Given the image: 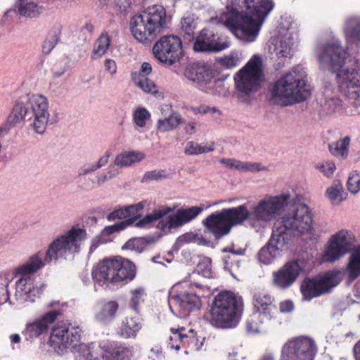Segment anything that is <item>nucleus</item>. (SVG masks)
<instances>
[{
    "mask_svg": "<svg viewBox=\"0 0 360 360\" xmlns=\"http://www.w3.org/2000/svg\"><path fill=\"white\" fill-rule=\"evenodd\" d=\"M303 268L302 262L295 260L286 263L273 273V283L280 289L290 288L297 280Z\"/></svg>",
    "mask_w": 360,
    "mask_h": 360,
    "instance_id": "17",
    "label": "nucleus"
},
{
    "mask_svg": "<svg viewBox=\"0 0 360 360\" xmlns=\"http://www.w3.org/2000/svg\"><path fill=\"white\" fill-rule=\"evenodd\" d=\"M253 304L255 310L247 321V330L249 333H257L261 331V324L271 320L276 308L271 297L263 292L255 294Z\"/></svg>",
    "mask_w": 360,
    "mask_h": 360,
    "instance_id": "13",
    "label": "nucleus"
},
{
    "mask_svg": "<svg viewBox=\"0 0 360 360\" xmlns=\"http://www.w3.org/2000/svg\"><path fill=\"white\" fill-rule=\"evenodd\" d=\"M219 162L225 167L239 172H259L267 170V167L260 163L243 162L234 158H221Z\"/></svg>",
    "mask_w": 360,
    "mask_h": 360,
    "instance_id": "26",
    "label": "nucleus"
},
{
    "mask_svg": "<svg viewBox=\"0 0 360 360\" xmlns=\"http://www.w3.org/2000/svg\"><path fill=\"white\" fill-rule=\"evenodd\" d=\"M170 330L172 334L167 342L168 347L176 351L181 348L184 349L185 354H188L186 345L189 343L192 338L184 333L185 329L184 328L177 329L172 328Z\"/></svg>",
    "mask_w": 360,
    "mask_h": 360,
    "instance_id": "28",
    "label": "nucleus"
},
{
    "mask_svg": "<svg viewBox=\"0 0 360 360\" xmlns=\"http://www.w3.org/2000/svg\"><path fill=\"white\" fill-rule=\"evenodd\" d=\"M146 242L145 238H136L129 240L123 246L124 249L135 250L141 252L144 248L143 245Z\"/></svg>",
    "mask_w": 360,
    "mask_h": 360,
    "instance_id": "57",
    "label": "nucleus"
},
{
    "mask_svg": "<svg viewBox=\"0 0 360 360\" xmlns=\"http://www.w3.org/2000/svg\"><path fill=\"white\" fill-rule=\"evenodd\" d=\"M291 200L292 196L288 191L278 195H266L255 204L251 210L245 204L224 209L209 215L203 224L216 238L227 235L232 226L241 225L245 221L258 232L280 217Z\"/></svg>",
    "mask_w": 360,
    "mask_h": 360,
    "instance_id": "2",
    "label": "nucleus"
},
{
    "mask_svg": "<svg viewBox=\"0 0 360 360\" xmlns=\"http://www.w3.org/2000/svg\"><path fill=\"white\" fill-rule=\"evenodd\" d=\"M134 356L132 347L125 346H118L113 348L110 352H106L102 360H131ZM91 360H99L94 358Z\"/></svg>",
    "mask_w": 360,
    "mask_h": 360,
    "instance_id": "38",
    "label": "nucleus"
},
{
    "mask_svg": "<svg viewBox=\"0 0 360 360\" xmlns=\"http://www.w3.org/2000/svg\"><path fill=\"white\" fill-rule=\"evenodd\" d=\"M245 11L239 12L227 6L222 18L224 25L237 34L240 32L245 40L252 42L260 31L262 25L274 7L272 0H244Z\"/></svg>",
    "mask_w": 360,
    "mask_h": 360,
    "instance_id": "3",
    "label": "nucleus"
},
{
    "mask_svg": "<svg viewBox=\"0 0 360 360\" xmlns=\"http://www.w3.org/2000/svg\"><path fill=\"white\" fill-rule=\"evenodd\" d=\"M29 103L31 115L49 114V103L47 98L42 94H35L24 97Z\"/></svg>",
    "mask_w": 360,
    "mask_h": 360,
    "instance_id": "30",
    "label": "nucleus"
},
{
    "mask_svg": "<svg viewBox=\"0 0 360 360\" xmlns=\"http://www.w3.org/2000/svg\"><path fill=\"white\" fill-rule=\"evenodd\" d=\"M243 311V303L233 292L223 291L218 293L212 304L210 321L219 328L236 327Z\"/></svg>",
    "mask_w": 360,
    "mask_h": 360,
    "instance_id": "7",
    "label": "nucleus"
},
{
    "mask_svg": "<svg viewBox=\"0 0 360 360\" xmlns=\"http://www.w3.org/2000/svg\"><path fill=\"white\" fill-rule=\"evenodd\" d=\"M117 172L113 170H108L106 173L99 174L96 176V183L98 185H101L105 182L108 179L114 178L117 175Z\"/></svg>",
    "mask_w": 360,
    "mask_h": 360,
    "instance_id": "61",
    "label": "nucleus"
},
{
    "mask_svg": "<svg viewBox=\"0 0 360 360\" xmlns=\"http://www.w3.org/2000/svg\"><path fill=\"white\" fill-rule=\"evenodd\" d=\"M293 45V38L290 35L286 34L274 46L272 59L274 60V66L276 70H278L283 68L291 58Z\"/></svg>",
    "mask_w": 360,
    "mask_h": 360,
    "instance_id": "23",
    "label": "nucleus"
},
{
    "mask_svg": "<svg viewBox=\"0 0 360 360\" xmlns=\"http://www.w3.org/2000/svg\"><path fill=\"white\" fill-rule=\"evenodd\" d=\"M136 276L134 264L120 256L105 258L97 263L91 272L94 280L100 284L126 283Z\"/></svg>",
    "mask_w": 360,
    "mask_h": 360,
    "instance_id": "8",
    "label": "nucleus"
},
{
    "mask_svg": "<svg viewBox=\"0 0 360 360\" xmlns=\"http://www.w3.org/2000/svg\"><path fill=\"white\" fill-rule=\"evenodd\" d=\"M237 90H257L265 82L262 58L254 55L234 77Z\"/></svg>",
    "mask_w": 360,
    "mask_h": 360,
    "instance_id": "9",
    "label": "nucleus"
},
{
    "mask_svg": "<svg viewBox=\"0 0 360 360\" xmlns=\"http://www.w3.org/2000/svg\"><path fill=\"white\" fill-rule=\"evenodd\" d=\"M174 210L168 206H160L154 210L152 213L146 215L143 219L135 223V226L138 228L146 227L154 221L162 219L163 217L169 214Z\"/></svg>",
    "mask_w": 360,
    "mask_h": 360,
    "instance_id": "37",
    "label": "nucleus"
},
{
    "mask_svg": "<svg viewBox=\"0 0 360 360\" xmlns=\"http://www.w3.org/2000/svg\"><path fill=\"white\" fill-rule=\"evenodd\" d=\"M346 96L355 107L360 106V91H347Z\"/></svg>",
    "mask_w": 360,
    "mask_h": 360,
    "instance_id": "64",
    "label": "nucleus"
},
{
    "mask_svg": "<svg viewBox=\"0 0 360 360\" xmlns=\"http://www.w3.org/2000/svg\"><path fill=\"white\" fill-rule=\"evenodd\" d=\"M58 40L59 36L56 31L50 32L47 34L41 46L43 53L45 55H49L56 46Z\"/></svg>",
    "mask_w": 360,
    "mask_h": 360,
    "instance_id": "48",
    "label": "nucleus"
},
{
    "mask_svg": "<svg viewBox=\"0 0 360 360\" xmlns=\"http://www.w3.org/2000/svg\"><path fill=\"white\" fill-rule=\"evenodd\" d=\"M167 110H171L168 117L160 119L157 122V129L160 132H167L174 130L181 124V117L179 113L172 110L170 105L165 106Z\"/></svg>",
    "mask_w": 360,
    "mask_h": 360,
    "instance_id": "31",
    "label": "nucleus"
},
{
    "mask_svg": "<svg viewBox=\"0 0 360 360\" xmlns=\"http://www.w3.org/2000/svg\"><path fill=\"white\" fill-rule=\"evenodd\" d=\"M340 274L333 271L327 272L318 279L304 280L301 285L303 299L309 301L329 292L340 282Z\"/></svg>",
    "mask_w": 360,
    "mask_h": 360,
    "instance_id": "15",
    "label": "nucleus"
},
{
    "mask_svg": "<svg viewBox=\"0 0 360 360\" xmlns=\"http://www.w3.org/2000/svg\"><path fill=\"white\" fill-rule=\"evenodd\" d=\"M319 106L315 110L314 114L320 119L340 113L344 109L342 100L333 94H322L319 98Z\"/></svg>",
    "mask_w": 360,
    "mask_h": 360,
    "instance_id": "24",
    "label": "nucleus"
},
{
    "mask_svg": "<svg viewBox=\"0 0 360 360\" xmlns=\"http://www.w3.org/2000/svg\"><path fill=\"white\" fill-rule=\"evenodd\" d=\"M31 119V111L29 103L25 98H20L15 101L11 112L6 121L0 127V136H4L13 128L20 124L26 118Z\"/></svg>",
    "mask_w": 360,
    "mask_h": 360,
    "instance_id": "16",
    "label": "nucleus"
},
{
    "mask_svg": "<svg viewBox=\"0 0 360 360\" xmlns=\"http://www.w3.org/2000/svg\"><path fill=\"white\" fill-rule=\"evenodd\" d=\"M69 65L66 61L56 63L52 68V72L55 77L62 76L68 69Z\"/></svg>",
    "mask_w": 360,
    "mask_h": 360,
    "instance_id": "59",
    "label": "nucleus"
},
{
    "mask_svg": "<svg viewBox=\"0 0 360 360\" xmlns=\"http://www.w3.org/2000/svg\"><path fill=\"white\" fill-rule=\"evenodd\" d=\"M238 61V58L233 56H226L221 60V64L227 68L236 67Z\"/></svg>",
    "mask_w": 360,
    "mask_h": 360,
    "instance_id": "63",
    "label": "nucleus"
},
{
    "mask_svg": "<svg viewBox=\"0 0 360 360\" xmlns=\"http://www.w3.org/2000/svg\"><path fill=\"white\" fill-rule=\"evenodd\" d=\"M346 271L350 280L360 276V245L354 248L349 257Z\"/></svg>",
    "mask_w": 360,
    "mask_h": 360,
    "instance_id": "34",
    "label": "nucleus"
},
{
    "mask_svg": "<svg viewBox=\"0 0 360 360\" xmlns=\"http://www.w3.org/2000/svg\"><path fill=\"white\" fill-rule=\"evenodd\" d=\"M316 352V345L313 339L299 336L284 343L279 360H314Z\"/></svg>",
    "mask_w": 360,
    "mask_h": 360,
    "instance_id": "12",
    "label": "nucleus"
},
{
    "mask_svg": "<svg viewBox=\"0 0 360 360\" xmlns=\"http://www.w3.org/2000/svg\"><path fill=\"white\" fill-rule=\"evenodd\" d=\"M87 238L86 230L79 225H74L49 244L44 257L38 252L18 266L13 272L15 277L19 278L15 282L16 300L22 303L34 302L45 288L44 284L35 283L34 274L52 261L72 259L80 252Z\"/></svg>",
    "mask_w": 360,
    "mask_h": 360,
    "instance_id": "1",
    "label": "nucleus"
},
{
    "mask_svg": "<svg viewBox=\"0 0 360 360\" xmlns=\"http://www.w3.org/2000/svg\"><path fill=\"white\" fill-rule=\"evenodd\" d=\"M141 324L138 317L127 318L120 330V335L124 338H135L141 329Z\"/></svg>",
    "mask_w": 360,
    "mask_h": 360,
    "instance_id": "39",
    "label": "nucleus"
},
{
    "mask_svg": "<svg viewBox=\"0 0 360 360\" xmlns=\"http://www.w3.org/2000/svg\"><path fill=\"white\" fill-rule=\"evenodd\" d=\"M110 156V153L107 151L103 156H101L98 159L96 164L91 165V172L96 171V169L101 168V167L105 166L108 162Z\"/></svg>",
    "mask_w": 360,
    "mask_h": 360,
    "instance_id": "62",
    "label": "nucleus"
},
{
    "mask_svg": "<svg viewBox=\"0 0 360 360\" xmlns=\"http://www.w3.org/2000/svg\"><path fill=\"white\" fill-rule=\"evenodd\" d=\"M306 76L304 68L297 65L276 82L272 90H304L307 83Z\"/></svg>",
    "mask_w": 360,
    "mask_h": 360,
    "instance_id": "19",
    "label": "nucleus"
},
{
    "mask_svg": "<svg viewBox=\"0 0 360 360\" xmlns=\"http://www.w3.org/2000/svg\"><path fill=\"white\" fill-rule=\"evenodd\" d=\"M288 231V230L276 220L272 229L271 238L268 241L271 245L281 253L287 248L290 239Z\"/></svg>",
    "mask_w": 360,
    "mask_h": 360,
    "instance_id": "27",
    "label": "nucleus"
},
{
    "mask_svg": "<svg viewBox=\"0 0 360 360\" xmlns=\"http://www.w3.org/2000/svg\"><path fill=\"white\" fill-rule=\"evenodd\" d=\"M319 59L322 68H328L336 73V78L341 90L360 89L359 60L352 57L338 39L326 44Z\"/></svg>",
    "mask_w": 360,
    "mask_h": 360,
    "instance_id": "4",
    "label": "nucleus"
},
{
    "mask_svg": "<svg viewBox=\"0 0 360 360\" xmlns=\"http://www.w3.org/2000/svg\"><path fill=\"white\" fill-rule=\"evenodd\" d=\"M181 30L185 34L193 36L197 28V22L193 16H187L184 18L181 22Z\"/></svg>",
    "mask_w": 360,
    "mask_h": 360,
    "instance_id": "52",
    "label": "nucleus"
},
{
    "mask_svg": "<svg viewBox=\"0 0 360 360\" xmlns=\"http://www.w3.org/2000/svg\"><path fill=\"white\" fill-rule=\"evenodd\" d=\"M326 196L333 205L339 204L345 199L344 188L340 181H333L326 190Z\"/></svg>",
    "mask_w": 360,
    "mask_h": 360,
    "instance_id": "40",
    "label": "nucleus"
},
{
    "mask_svg": "<svg viewBox=\"0 0 360 360\" xmlns=\"http://www.w3.org/2000/svg\"><path fill=\"white\" fill-rule=\"evenodd\" d=\"M150 112L143 107L136 108L132 114L133 122L139 128L146 127V123L150 119Z\"/></svg>",
    "mask_w": 360,
    "mask_h": 360,
    "instance_id": "45",
    "label": "nucleus"
},
{
    "mask_svg": "<svg viewBox=\"0 0 360 360\" xmlns=\"http://www.w3.org/2000/svg\"><path fill=\"white\" fill-rule=\"evenodd\" d=\"M34 120L30 124L36 134H43L46 130L50 114H32Z\"/></svg>",
    "mask_w": 360,
    "mask_h": 360,
    "instance_id": "46",
    "label": "nucleus"
},
{
    "mask_svg": "<svg viewBox=\"0 0 360 360\" xmlns=\"http://www.w3.org/2000/svg\"><path fill=\"white\" fill-rule=\"evenodd\" d=\"M60 314L59 311L53 310L45 313L39 318L27 323L22 331V335L27 340L32 341L47 333L49 326L52 324Z\"/></svg>",
    "mask_w": 360,
    "mask_h": 360,
    "instance_id": "20",
    "label": "nucleus"
},
{
    "mask_svg": "<svg viewBox=\"0 0 360 360\" xmlns=\"http://www.w3.org/2000/svg\"><path fill=\"white\" fill-rule=\"evenodd\" d=\"M210 264H211L210 259L205 258L198 266V270L205 278L212 277V271H211Z\"/></svg>",
    "mask_w": 360,
    "mask_h": 360,
    "instance_id": "58",
    "label": "nucleus"
},
{
    "mask_svg": "<svg viewBox=\"0 0 360 360\" xmlns=\"http://www.w3.org/2000/svg\"><path fill=\"white\" fill-rule=\"evenodd\" d=\"M343 32L348 42H356L360 40V17L349 16L345 22Z\"/></svg>",
    "mask_w": 360,
    "mask_h": 360,
    "instance_id": "29",
    "label": "nucleus"
},
{
    "mask_svg": "<svg viewBox=\"0 0 360 360\" xmlns=\"http://www.w3.org/2000/svg\"><path fill=\"white\" fill-rule=\"evenodd\" d=\"M229 46L228 41H221L220 37L215 34L212 30L203 29L196 38L193 50L195 52H219Z\"/></svg>",
    "mask_w": 360,
    "mask_h": 360,
    "instance_id": "18",
    "label": "nucleus"
},
{
    "mask_svg": "<svg viewBox=\"0 0 360 360\" xmlns=\"http://www.w3.org/2000/svg\"><path fill=\"white\" fill-rule=\"evenodd\" d=\"M315 168L321 172L325 176L330 177L336 169V166L333 162L326 161L318 163Z\"/></svg>",
    "mask_w": 360,
    "mask_h": 360,
    "instance_id": "56",
    "label": "nucleus"
},
{
    "mask_svg": "<svg viewBox=\"0 0 360 360\" xmlns=\"http://www.w3.org/2000/svg\"><path fill=\"white\" fill-rule=\"evenodd\" d=\"M255 91H233L232 96L238 102L250 104L257 99Z\"/></svg>",
    "mask_w": 360,
    "mask_h": 360,
    "instance_id": "55",
    "label": "nucleus"
},
{
    "mask_svg": "<svg viewBox=\"0 0 360 360\" xmlns=\"http://www.w3.org/2000/svg\"><path fill=\"white\" fill-rule=\"evenodd\" d=\"M153 53L160 63L172 66L182 57V41L179 37L174 34L162 36L154 44Z\"/></svg>",
    "mask_w": 360,
    "mask_h": 360,
    "instance_id": "11",
    "label": "nucleus"
},
{
    "mask_svg": "<svg viewBox=\"0 0 360 360\" xmlns=\"http://www.w3.org/2000/svg\"><path fill=\"white\" fill-rule=\"evenodd\" d=\"M348 191L356 194L360 191V172L356 170L352 171L348 176L347 181Z\"/></svg>",
    "mask_w": 360,
    "mask_h": 360,
    "instance_id": "49",
    "label": "nucleus"
},
{
    "mask_svg": "<svg viewBox=\"0 0 360 360\" xmlns=\"http://www.w3.org/2000/svg\"><path fill=\"white\" fill-rule=\"evenodd\" d=\"M141 72L143 74L134 75L132 77L133 82L136 86L143 90H151L155 87L154 82L150 80L145 75H148L152 71L151 65L149 63H143L141 65Z\"/></svg>",
    "mask_w": 360,
    "mask_h": 360,
    "instance_id": "32",
    "label": "nucleus"
},
{
    "mask_svg": "<svg viewBox=\"0 0 360 360\" xmlns=\"http://www.w3.org/2000/svg\"><path fill=\"white\" fill-rule=\"evenodd\" d=\"M145 206L144 202H140L139 203L126 206L127 210V219H131L132 224L135 222V219L141 216V211Z\"/></svg>",
    "mask_w": 360,
    "mask_h": 360,
    "instance_id": "53",
    "label": "nucleus"
},
{
    "mask_svg": "<svg viewBox=\"0 0 360 360\" xmlns=\"http://www.w3.org/2000/svg\"><path fill=\"white\" fill-rule=\"evenodd\" d=\"M132 224L131 219H124L118 223H116L113 225L108 226L105 227V229L101 232V237H96L94 239L93 243H91V248L93 246L96 248L100 244L105 243L108 242L107 239L102 238L104 236H108L115 232H118L127 228V226Z\"/></svg>",
    "mask_w": 360,
    "mask_h": 360,
    "instance_id": "33",
    "label": "nucleus"
},
{
    "mask_svg": "<svg viewBox=\"0 0 360 360\" xmlns=\"http://www.w3.org/2000/svg\"><path fill=\"white\" fill-rule=\"evenodd\" d=\"M276 219L285 229L295 234L314 233L312 214L305 204H300L292 211Z\"/></svg>",
    "mask_w": 360,
    "mask_h": 360,
    "instance_id": "10",
    "label": "nucleus"
},
{
    "mask_svg": "<svg viewBox=\"0 0 360 360\" xmlns=\"http://www.w3.org/2000/svg\"><path fill=\"white\" fill-rule=\"evenodd\" d=\"M146 158V155L140 151H129L124 152L118 155L115 159V165L120 167H128L135 163L139 162Z\"/></svg>",
    "mask_w": 360,
    "mask_h": 360,
    "instance_id": "36",
    "label": "nucleus"
},
{
    "mask_svg": "<svg viewBox=\"0 0 360 360\" xmlns=\"http://www.w3.org/2000/svg\"><path fill=\"white\" fill-rule=\"evenodd\" d=\"M203 210L202 207L192 206L188 208H180L170 214L167 221H161L158 227L162 230L180 227L195 219Z\"/></svg>",
    "mask_w": 360,
    "mask_h": 360,
    "instance_id": "21",
    "label": "nucleus"
},
{
    "mask_svg": "<svg viewBox=\"0 0 360 360\" xmlns=\"http://www.w3.org/2000/svg\"><path fill=\"white\" fill-rule=\"evenodd\" d=\"M118 308V304L115 301H109L105 304L98 318L104 320L114 317Z\"/></svg>",
    "mask_w": 360,
    "mask_h": 360,
    "instance_id": "50",
    "label": "nucleus"
},
{
    "mask_svg": "<svg viewBox=\"0 0 360 360\" xmlns=\"http://www.w3.org/2000/svg\"><path fill=\"white\" fill-rule=\"evenodd\" d=\"M168 304L171 311L174 313L173 308L176 306L185 311L198 309L200 307L201 302L200 297L195 293L183 292L171 294L168 299Z\"/></svg>",
    "mask_w": 360,
    "mask_h": 360,
    "instance_id": "25",
    "label": "nucleus"
},
{
    "mask_svg": "<svg viewBox=\"0 0 360 360\" xmlns=\"http://www.w3.org/2000/svg\"><path fill=\"white\" fill-rule=\"evenodd\" d=\"M350 145V137L346 136L336 141L332 142L328 145L330 153L340 159L345 160L349 154V147Z\"/></svg>",
    "mask_w": 360,
    "mask_h": 360,
    "instance_id": "35",
    "label": "nucleus"
},
{
    "mask_svg": "<svg viewBox=\"0 0 360 360\" xmlns=\"http://www.w3.org/2000/svg\"><path fill=\"white\" fill-rule=\"evenodd\" d=\"M311 96V91H267L266 98L272 105L288 106L304 102Z\"/></svg>",
    "mask_w": 360,
    "mask_h": 360,
    "instance_id": "22",
    "label": "nucleus"
},
{
    "mask_svg": "<svg viewBox=\"0 0 360 360\" xmlns=\"http://www.w3.org/2000/svg\"><path fill=\"white\" fill-rule=\"evenodd\" d=\"M169 177V174L165 170L163 169H155L149 172H146L142 179L141 182L146 183L150 181H160L165 179Z\"/></svg>",
    "mask_w": 360,
    "mask_h": 360,
    "instance_id": "51",
    "label": "nucleus"
},
{
    "mask_svg": "<svg viewBox=\"0 0 360 360\" xmlns=\"http://www.w3.org/2000/svg\"><path fill=\"white\" fill-rule=\"evenodd\" d=\"M131 307L134 310L137 311L139 304L143 302L145 290L143 288H138L131 290Z\"/></svg>",
    "mask_w": 360,
    "mask_h": 360,
    "instance_id": "54",
    "label": "nucleus"
},
{
    "mask_svg": "<svg viewBox=\"0 0 360 360\" xmlns=\"http://www.w3.org/2000/svg\"><path fill=\"white\" fill-rule=\"evenodd\" d=\"M127 219L126 207L117 209L108 215L109 220Z\"/></svg>",
    "mask_w": 360,
    "mask_h": 360,
    "instance_id": "60",
    "label": "nucleus"
},
{
    "mask_svg": "<svg viewBox=\"0 0 360 360\" xmlns=\"http://www.w3.org/2000/svg\"><path fill=\"white\" fill-rule=\"evenodd\" d=\"M81 336L79 328L58 324L52 329L49 344L58 355L72 352L76 360H90V347L81 342Z\"/></svg>",
    "mask_w": 360,
    "mask_h": 360,
    "instance_id": "6",
    "label": "nucleus"
},
{
    "mask_svg": "<svg viewBox=\"0 0 360 360\" xmlns=\"http://www.w3.org/2000/svg\"><path fill=\"white\" fill-rule=\"evenodd\" d=\"M167 14L160 5L148 7L131 21L134 37L141 43L150 44L163 30L167 28Z\"/></svg>",
    "mask_w": 360,
    "mask_h": 360,
    "instance_id": "5",
    "label": "nucleus"
},
{
    "mask_svg": "<svg viewBox=\"0 0 360 360\" xmlns=\"http://www.w3.org/2000/svg\"><path fill=\"white\" fill-rule=\"evenodd\" d=\"M355 243L352 232L342 229L332 235L323 253V262L334 263L350 251Z\"/></svg>",
    "mask_w": 360,
    "mask_h": 360,
    "instance_id": "14",
    "label": "nucleus"
},
{
    "mask_svg": "<svg viewBox=\"0 0 360 360\" xmlns=\"http://www.w3.org/2000/svg\"><path fill=\"white\" fill-rule=\"evenodd\" d=\"M15 7L21 16L33 18L36 16L37 6L27 0H18Z\"/></svg>",
    "mask_w": 360,
    "mask_h": 360,
    "instance_id": "44",
    "label": "nucleus"
},
{
    "mask_svg": "<svg viewBox=\"0 0 360 360\" xmlns=\"http://www.w3.org/2000/svg\"><path fill=\"white\" fill-rule=\"evenodd\" d=\"M110 46V37L107 32H103L94 43L93 53L101 57L106 52Z\"/></svg>",
    "mask_w": 360,
    "mask_h": 360,
    "instance_id": "47",
    "label": "nucleus"
},
{
    "mask_svg": "<svg viewBox=\"0 0 360 360\" xmlns=\"http://www.w3.org/2000/svg\"><path fill=\"white\" fill-rule=\"evenodd\" d=\"M185 76L190 80L202 83L208 79L209 71L203 65L191 66L185 70Z\"/></svg>",
    "mask_w": 360,
    "mask_h": 360,
    "instance_id": "41",
    "label": "nucleus"
},
{
    "mask_svg": "<svg viewBox=\"0 0 360 360\" xmlns=\"http://www.w3.org/2000/svg\"><path fill=\"white\" fill-rule=\"evenodd\" d=\"M281 254V252L267 243L258 252V259L261 263L268 265L279 257Z\"/></svg>",
    "mask_w": 360,
    "mask_h": 360,
    "instance_id": "43",
    "label": "nucleus"
},
{
    "mask_svg": "<svg viewBox=\"0 0 360 360\" xmlns=\"http://www.w3.org/2000/svg\"><path fill=\"white\" fill-rule=\"evenodd\" d=\"M214 150V143L210 142L199 144L194 141H188L184 148V153L187 155H196L212 152Z\"/></svg>",
    "mask_w": 360,
    "mask_h": 360,
    "instance_id": "42",
    "label": "nucleus"
}]
</instances>
